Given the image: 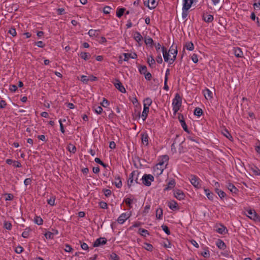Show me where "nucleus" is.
I'll list each match as a JSON object with an SVG mask.
<instances>
[{
	"label": "nucleus",
	"instance_id": "1",
	"mask_svg": "<svg viewBox=\"0 0 260 260\" xmlns=\"http://www.w3.org/2000/svg\"><path fill=\"white\" fill-rule=\"evenodd\" d=\"M140 174V172L138 170L133 171L131 173L127 180V186L129 188L134 184V182L137 184H140V179L141 178L139 177Z\"/></svg>",
	"mask_w": 260,
	"mask_h": 260
},
{
	"label": "nucleus",
	"instance_id": "2",
	"mask_svg": "<svg viewBox=\"0 0 260 260\" xmlns=\"http://www.w3.org/2000/svg\"><path fill=\"white\" fill-rule=\"evenodd\" d=\"M182 104V100L181 96L178 93H176L174 99L173 100L172 105L174 114H176L179 110Z\"/></svg>",
	"mask_w": 260,
	"mask_h": 260
},
{
	"label": "nucleus",
	"instance_id": "3",
	"mask_svg": "<svg viewBox=\"0 0 260 260\" xmlns=\"http://www.w3.org/2000/svg\"><path fill=\"white\" fill-rule=\"evenodd\" d=\"M189 181L191 184L196 188L199 189L202 187L200 179L197 176L191 175L189 176Z\"/></svg>",
	"mask_w": 260,
	"mask_h": 260
},
{
	"label": "nucleus",
	"instance_id": "4",
	"mask_svg": "<svg viewBox=\"0 0 260 260\" xmlns=\"http://www.w3.org/2000/svg\"><path fill=\"white\" fill-rule=\"evenodd\" d=\"M154 177L150 174H144L140 180L142 181V183L147 186H150L151 182L154 181Z\"/></svg>",
	"mask_w": 260,
	"mask_h": 260
},
{
	"label": "nucleus",
	"instance_id": "5",
	"mask_svg": "<svg viewBox=\"0 0 260 260\" xmlns=\"http://www.w3.org/2000/svg\"><path fill=\"white\" fill-rule=\"evenodd\" d=\"M247 216L251 219L255 221H260V217L259 215L257 214L255 210L250 209L247 211Z\"/></svg>",
	"mask_w": 260,
	"mask_h": 260
},
{
	"label": "nucleus",
	"instance_id": "6",
	"mask_svg": "<svg viewBox=\"0 0 260 260\" xmlns=\"http://www.w3.org/2000/svg\"><path fill=\"white\" fill-rule=\"evenodd\" d=\"M113 83L115 87L121 92L125 93L126 92L125 88L118 79L115 78Z\"/></svg>",
	"mask_w": 260,
	"mask_h": 260
},
{
	"label": "nucleus",
	"instance_id": "7",
	"mask_svg": "<svg viewBox=\"0 0 260 260\" xmlns=\"http://www.w3.org/2000/svg\"><path fill=\"white\" fill-rule=\"evenodd\" d=\"M107 240L105 237H101L98 238L93 243V247H99L101 245H105L107 243Z\"/></svg>",
	"mask_w": 260,
	"mask_h": 260
},
{
	"label": "nucleus",
	"instance_id": "8",
	"mask_svg": "<svg viewBox=\"0 0 260 260\" xmlns=\"http://www.w3.org/2000/svg\"><path fill=\"white\" fill-rule=\"evenodd\" d=\"M166 167V165H165V167H161L159 165L156 164L155 166L153 167V173L154 175L159 176L161 175Z\"/></svg>",
	"mask_w": 260,
	"mask_h": 260
},
{
	"label": "nucleus",
	"instance_id": "9",
	"mask_svg": "<svg viewBox=\"0 0 260 260\" xmlns=\"http://www.w3.org/2000/svg\"><path fill=\"white\" fill-rule=\"evenodd\" d=\"M174 197L179 200H181L184 199L185 194L184 192L179 189H175L174 190Z\"/></svg>",
	"mask_w": 260,
	"mask_h": 260
},
{
	"label": "nucleus",
	"instance_id": "10",
	"mask_svg": "<svg viewBox=\"0 0 260 260\" xmlns=\"http://www.w3.org/2000/svg\"><path fill=\"white\" fill-rule=\"evenodd\" d=\"M142 143L145 145L148 146L149 144V137L146 132H143L141 134Z\"/></svg>",
	"mask_w": 260,
	"mask_h": 260
},
{
	"label": "nucleus",
	"instance_id": "11",
	"mask_svg": "<svg viewBox=\"0 0 260 260\" xmlns=\"http://www.w3.org/2000/svg\"><path fill=\"white\" fill-rule=\"evenodd\" d=\"M6 162L9 165H12L14 167L21 168L22 167L21 164L19 161L13 160L12 159H7Z\"/></svg>",
	"mask_w": 260,
	"mask_h": 260
},
{
	"label": "nucleus",
	"instance_id": "12",
	"mask_svg": "<svg viewBox=\"0 0 260 260\" xmlns=\"http://www.w3.org/2000/svg\"><path fill=\"white\" fill-rule=\"evenodd\" d=\"M129 217L128 214L125 213L121 214L118 218L117 221L120 224H122Z\"/></svg>",
	"mask_w": 260,
	"mask_h": 260
},
{
	"label": "nucleus",
	"instance_id": "13",
	"mask_svg": "<svg viewBox=\"0 0 260 260\" xmlns=\"http://www.w3.org/2000/svg\"><path fill=\"white\" fill-rule=\"evenodd\" d=\"M123 55L124 56V60L128 61L129 58L135 59L137 57V55L135 53H123Z\"/></svg>",
	"mask_w": 260,
	"mask_h": 260
},
{
	"label": "nucleus",
	"instance_id": "14",
	"mask_svg": "<svg viewBox=\"0 0 260 260\" xmlns=\"http://www.w3.org/2000/svg\"><path fill=\"white\" fill-rule=\"evenodd\" d=\"M157 3L156 0H148L147 6L150 9H153L156 8Z\"/></svg>",
	"mask_w": 260,
	"mask_h": 260
},
{
	"label": "nucleus",
	"instance_id": "15",
	"mask_svg": "<svg viewBox=\"0 0 260 260\" xmlns=\"http://www.w3.org/2000/svg\"><path fill=\"white\" fill-rule=\"evenodd\" d=\"M227 187L231 192L234 194H237L239 191L236 186L231 183H228Z\"/></svg>",
	"mask_w": 260,
	"mask_h": 260
},
{
	"label": "nucleus",
	"instance_id": "16",
	"mask_svg": "<svg viewBox=\"0 0 260 260\" xmlns=\"http://www.w3.org/2000/svg\"><path fill=\"white\" fill-rule=\"evenodd\" d=\"M115 181L113 183L117 188H120L122 186V182L121 180V178L119 175L116 176L115 177Z\"/></svg>",
	"mask_w": 260,
	"mask_h": 260
},
{
	"label": "nucleus",
	"instance_id": "17",
	"mask_svg": "<svg viewBox=\"0 0 260 260\" xmlns=\"http://www.w3.org/2000/svg\"><path fill=\"white\" fill-rule=\"evenodd\" d=\"M194 0H183V6L184 9H190L193 3Z\"/></svg>",
	"mask_w": 260,
	"mask_h": 260
},
{
	"label": "nucleus",
	"instance_id": "18",
	"mask_svg": "<svg viewBox=\"0 0 260 260\" xmlns=\"http://www.w3.org/2000/svg\"><path fill=\"white\" fill-rule=\"evenodd\" d=\"M161 50L163 54V57L164 58V60L166 62H167L169 61V53L168 52L167 49L165 47H162L161 48Z\"/></svg>",
	"mask_w": 260,
	"mask_h": 260
},
{
	"label": "nucleus",
	"instance_id": "19",
	"mask_svg": "<svg viewBox=\"0 0 260 260\" xmlns=\"http://www.w3.org/2000/svg\"><path fill=\"white\" fill-rule=\"evenodd\" d=\"M203 19L207 23H210L213 21L214 19L213 15L209 14L205 16L204 15H203Z\"/></svg>",
	"mask_w": 260,
	"mask_h": 260
},
{
	"label": "nucleus",
	"instance_id": "20",
	"mask_svg": "<svg viewBox=\"0 0 260 260\" xmlns=\"http://www.w3.org/2000/svg\"><path fill=\"white\" fill-rule=\"evenodd\" d=\"M234 54L237 57H242L243 56L241 49L238 47L234 48Z\"/></svg>",
	"mask_w": 260,
	"mask_h": 260
},
{
	"label": "nucleus",
	"instance_id": "21",
	"mask_svg": "<svg viewBox=\"0 0 260 260\" xmlns=\"http://www.w3.org/2000/svg\"><path fill=\"white\" fill-rule=\"evenodd\" d=\"M217 232L220 234H225L228 232V230L225 226L223 225H220L219 228L216 229Z\"/></svg>",
	"mask_w": 260,
	"mask_h": 260
},
{
	"label": "nucleus",
	"instance_id": "22",
	"mask_svg": "<svg viewBox=\"0 0 260 260\" xmlns=\"http://www.w3.org/2000/svg\"><path fill=\"white\" fill-rule=\"evenodd\" d=\"M216 244V246L220 249H224L226 248L225 244L222 240L220 239H218Z\"/></svg>",
	"mask_w": 260,
	"mask_h": 260
},
{
	"label": "nucleus",
	"instance_id": "23",
	"mask_svg": "<svg viewBox=\"0 0 260 260\" xmlns=\"http://www.w3.org/2000/svg\"><path fill=\"white\" fill-rule=\"evenodd\" d=\"M149 112V108L147 107H144L143 110L141 115V117L143 119V121H145L147 117L148 113Z\"/></svg>",
	"mask_w": 260,
	"mask_h": 260
},
{
	"label": "nucleus",
	"instance_id": "24",
	"mask_svg": "<svg viewBox=\"0 0 260 260\" xmlns=\"http://www.w3.org/2000/svg\"><path fill=\"white\" fill-rule=\"evenodd\" d=\"M169 160V156L167 155H163L161 158L160 161L157 164L161 167H165L164 164L165 162H167Z\"/></svg>",
	"mask_w": 260,
	"mask_h": 260
},
{
	"label": "nucleus",
	"instance_id": "25",
	"mask_svg": "<svg viewBox=\"0 0 260 260\" xmlns=\"http://www.w3.org/2000/svg\"><path fill=\"white\" fill-rule=\"evenodd\" d=\"M175 185V180H171L168 182V183L167 184V186L166 187H165L164 190H170V189H172L173 188H174Z\"/></svg>",
	"mask_w": 260,
	"mask_h": 260
},
{
	"label": "nucleus",
	"instance_id": "26",
	"mask_svg": "<svg viewBox=\"0 0 260 260\" xmlns=\"http://www.w3.org/2000/svg\"><path fill=\"white\" fill-rule=\"evenodd\" d=\"M203 92L205 98L206 99H210L212 98V93L209 89H206Z\"/></svg>",
	"mask_w": 260,
	"mask_h": 260
},
{
	"label": "nucleus",
	"instance_id": "27",
	"mask_svg": "<svg viewBox=\"0 0 260 260\" xmlns=\"http://www.w3.org/2000/svg\"><path fill=\"white\" fill-rule=\"evenodd\" d=\"M134 38L135 40L139 43H140V42L142 41V40L143 39L142 35L138 31H137L134 34Z\"/></svg>",
	"mask_w": 260,
	"mask_h": 260
},
{
	"label": "nucleus",
	"instance_id": "28",
	"mask_svg": "<svg viewBox=\"0 0 260 260\" xmlns=\"http://www.w3.org/2000/svg\"><path fill=\"white\" fill-rule=\"evenodd\" d=\"M80 56L82 59H83L85 60H87L90 58L91 55L89 53L82 52L80 54Z\"/></svg>",
	"mask_w": 260,
	"mask_h": 260
},
{
	"label": "nucleus",
	"instance_id": "29",
	"mask_svg": "<svg viewBox=\"0 0 260 260\" xmlns=\"http://www.w3.org/2000/svg\"><path fill=\"white\" fill-rule=\"evenodd\" d=\"M163 210L161 208H158L156 210V217L158 219H161L162 217Z\"/></svg>",
	"mask_w": 260,
	"mask_h": 260
},
{
	"label": "nucleus",
	"instance_id": "30",
	"mask_svg": "<svg viewBox=\"0 0 260 260\" xmlns=\"http://www.w3.org/2000/svg\"><path fill=\"white\" fill-rule=\"evenodd\" d=\"M168 206L171 209L173 210H175L178 208L177 203L174 201L169 202L168 204Z\"/></svg>",
	"mask_w": 260,
	"mask_h": 260
},
{
	"label": "nucleus",
	"instance_id": "31",
	"mask_svg": "<svg viewBox=\"0 0 260 260\" xmlns=\"http://www.w3.org/2000/svg\"><path fill=\"white\" fill-rule=\"evenodd\" d=\"M215 191L221 199L225 197L226 196V193L223 191L219 189V188H215Z\"/></svg>",
	"mask_w": 260,
	"mask_h": 260
},
{
	"label": "nucleus",
	"instance_id": "32",
	"mask_svg": "<svg viewBox=\"0 0 260 260\" xmlns=\"http://www.w3.org/2000/svg\"><path fill=\"white\" fill-rule=\"evenodd\" d=\"M93 110L97 114H100L103 112V108L101 106L95 105L92 108Z\"/></svg>",
	"mask_w": 260,
	"mask_h": 260
},
{
	"label": "nucleus",
	"instance_id": "33",
	"mask_svg": "<svg viewBox=\"0 0 260 260\" xmlns=\"http://www.w3.org/2000/svg\"><path fill=\"white\" fill-rule=\"evenodd\" d=\"M100 30L91 29L88 31V35L90 37L98 36L99 34Z\"/></svg>",
	"mask_w": 260,
	"mask_h": 260
},
{
	"label": "nucleus",
	"instance_id": "34",
	"mask_svg": "<svg viewBox=\"0 0 260 260\" xmlns=\"http://www.w3.org/2000/svg\"><path fill=\"white\" fill-rule=\"evenodd\" d=\"M34 222L38 225H42L43 223V220L40 216H36L34 218Z\"/></svg>",
	"mask_w": 260,
	"mask_h": 260
},
{
	"label": "nucleus",
	"instance_id": "35",
	"mask_svg": "<svg viewBox=\"0 0 260 260\" xmlns=\"http://www.w3.org/2000/svg\"><path fill=\"white\" fill-rule=\"evenodd\" d=\"M125 10L124 8L117 9L116 11V16L118 18H120L123 15Z\"/></svg>",
	"mask_w": 260,
	"mask_h": 260
},
{
	"label": "nucleus",
	"instance_id": "36",
	"mask_svg": "<svg viewBox=\"0 0 260 260\" xmlns=\"http://www.w3.org/2000/svg\"><path fill=\"white\" fill-rule=\"evenodd\" d=\"M147 62L150 67H153L155 64V61L152 55L150 56V57L148 58Z\"/></svg>",
	"mask_w": 260,
	"mask_h": 260
},
{
	"label": "nucleus",
	"instance_id": "37",
	"mask_svg": "<svg viewBox=\"0 0 260 260\" xmlns=\"http://www.w3.org/2000/svg\"><path fill=\"white\" fill-rule=\"evenodd\" d=\"M185 47L187 50L189 51H192L194 49V45L191 42H187Z\"/></svg>",
	"mask_w": 260,
	"mask_h": 260
},
{
	"label": "nucleus",
	"instance_id": "38",
	"mask_svg": "<svg viewBox=\"0 0 260 260\" xmlns=\"http://www.w3.org/2000/svg\"><path fill=\"white\" fill-rule=\"evenodd\" d=\"M194 114L197 116H200L203 114V110L201 108L197 107L194 110Z\"/></svg>",
	"mask_w": 260,
	"mask_h": 260
},
{
	"label": "nucleus",
	"instance_id": "39",
	"mask_svg": "<svg viewBox=\"0 0 260 260\" xmlns=\"http://www.w3.org/2000/svg\"><path fill=\"white\" fill-rule=\"evenodd\" d=\"M152 101L151 99L149 98H147L145 99L144 101V107H147L148 108L151 105Z\"/></svg>",
	"mask_w": 260,
	"mask_h": 260
},
{
	"label": "nucleus",
	"instance_id": "40",
	"mask_svg": "<svg viewBox=\"0 0 260 260\" xmlns=\"http://www.w3.org/2000/svg\"><path fill=\"white\" fill-rule=\"evenodd\" d=\"M169 53H170L172 54H176V55L177 54V46H174V45H172L169 49Z\"/></svg>",
	"mask_w": 260,
	"mask_h": 260
},
{
	"label": "nucleus",
	"instance_id": "41",
	"mask_svg": "<svg viewBox=\"0 0 260 260\" xmlns=\"http://www.w3.org/2000/svg\"><path fill=\"white\" fill-rule=\"evenodd\" d=\"M139 233L143 236H144V237H146V235H149V232L147 230L144 229H142V228H140L139 230Z\"/></svg>",
	"mask_w": 260,
	"mask_h": 260
},
{
	"label": "nucleus",
	"instance_id": "42",
	"mask_svg": "<svg viewBox=\"0 0 260 260\" xmlns=\"http://www.w3.org/2000/svg\"><path fill=\"white\" fill-rule=\"evenodd\" d=\"M180 123L183 129H184V131H185L186 132L189 133V132L187 126L185 123V120H181V121H180Z\"/></svg>",
	"mask_w": 260,
	"mask_h": 260
},
{
	"label": "nucleus",
	"instance_id": "43",
	"mask_svg": "<svg viewBox=\"0 0 260 260\" xmlns=\"http://www.w3.org/2000/svg\"><path fill=\"white\" fill-rule=\"evenodd\" d=\"M133 200L129 198H126L124 199V202L125 203L126 205L129 208H132V204L133 202Z\"/></svg>",
	"mask_w": 260,
	"mask_h": 260
},
{
	"label": "nucleus",
	"instance_id": "44",
	"mask_svg": "<svg viewBox=\"0 0 260 260\" xmlns=\"http://www.w3.org/2000/svg\"><path fill=\"white\" fill-rule=\"evenodd\" d=\"M144 42L146 45H150L151 46L153 45V40L150 37H145Z\"/></svg>",
	"mask_w": 260,
	"mask_h": 260
},
{
	"label": "nucleus",
	"instance_id": "45",
	"mask_svg": "<svg viewBox=\"0 0 260 260\" xmlns=\"http://www.w3.org/2000/svg\"><path fill=\"white\" fill-rule=\"evenodd\" d=\"M55 197L52 196L49 199L47 200V203L50 206L55 205Z\"/></svg>",
	"mask_w": 260,
	"mask_h": 260
},
{
	"label": "nucleus",
	"instance_id": "46",
	"mask_svg": "<svg viewBox=\"0 0 260 260\" xmlns=\"http://www.w3.org/2000/svg\"><path fill=\"white\" fill-rule=\"evenodd\" d=\"M68 150L73 153H75L76 151V147L73 144H70L68 146Z\"/></svg>",
	"mask_w": 260,
	"mask_h": 260
},
{
	"label": "nucleus",
	"instance_id": "47",
	"mask_svg": "<svg viewBox=\"0 0 260 260\" xmlns=\"http://www.w3.org/2000/svg\"><path fill=\"white\" fill-rule=\"evenodd\" d=\"M161 227L162 228V230L165 232V233L166 234H167L168 235H170L171 232L170 231V230H169V228L166 225L162 224L161 226Z\"/></svg>",
	"mask_w": 260,
	"mask_h": 260
},
{
	"label": "nucleus",
	"instance_id": "48",
	"mask_svg": "<svg viewBox=\"0 0 260 260\" xmlns=\"http://www.w3.org/2000/svg\"><path fill=\"white\" fill-rule=\"evenodd\" d=\"M189 9H184V7L183 6L182 7V18L184 19L186 18L188 15V10Z\"/></svg>",
	"mask_w": 260,
	"mask_h": 260
},
{
	"label": "nucleus",
	"instance_id": "49",
	"mask_svg": "<svg viewBox=\"0 0 260 260\" xmlns=\"http://www.w3.org/2000/svg\"><path fill=\"white\" fill-rule=\"evenodd\" d=\"M12 224L9 221H5L4 227L8 230H11L12 229Z\"/></svg>",
	"mask_w": 260,
	"mask_h": 260
},
{
	"label": "nucleus",
	"instance_id": "50",
	"mask_svg": "<svg viewBox=\"0 0 260 260\" xmlns=\"http://www.w3.org/2000/svg\"><path fill=\"white\" fill-rule=\"evenodd\" d=\"M139 72L141 74H144L147 72V67L145 66H141L139 68Z\"/></svg>",
	"mask_w": 260,
	"mask_h": 260
},
{
	"label": "nucleus",
	"instance_id": "51",
	"mask_svg": "<svg viewBox=\"0 0 260 260\" xmlns=\"http://www.w3.org/2000/svg\"><path fill=\"white\" fill-rule=\"evenodd\" d=\"M222 134L225 137H226L229 140H231V139L232 138L231 134L229 132V131L227 129H224L222 132Z\"/></svg>",
	"mask_w": 260,
	"mask_h": 260
},
{
	"label": "nucleus",
	"instance_id": "52",
	"mask_svg": "<svg viewBox=\"0 0 260 260\" xmlns=\"http://www.w3.org/2000/svg\"><path fill=\"white\" fill-rule=\"evenodd\" d=\"M145 246L144 247L145 249L148 251H151L153 249V246L149 243H145Z\"/></svg>",
	"mask_w": 260,
	"mask_h": 260
},
{
	"label": "nucleus",
	"instance_id": "53",
	"mask_svg": "<svg viewBox=\"0 0 260 260\" xmlns=\"http://www.w3.org/2000/svg\"><path fill=\"white\" fill-rule=\"evenodd\" d=\"M103 191L106 197H109L111 195V191L110 189H104Z\"/></svg>",
	"mask_w": 260,
	"mask_h": 260
},
{
	"label": "nucleus",
	"instance_id": "54",
	"mask_svg": "<svg viewBox=\"0 0 260 260\" xmlns=\"http://www.w3.org/2000/svg\"><path fill=\"white\" fill-rule=\"evenodd\" d=\"M134 118H140V111L135 110V112L133 114Z\"/></svg>",
	"mask_w": 260,
	"mask_h": 260
},
{
	"label": "nucleus",
	"instance_id": "55",
	"mask_svg": "<svg viewBox=\"0 0 260 260\" xmlns=\"http://www.w3.org/2000/svg\"><path fill=\"white\" fill-rule=\"evenodd\" d=\"M252 170L255 175H260V170L258 168L254 167L252 168Z\"/></svg>",
	"mask_w": 260,
	"mask_h": 260
},
{
	"label": "nucleus",
	"instance_id": "56",
	"mask_svg": "<svg viewBox=\"0 0 260 260\" xmlns=\"http://www.w3.org/2000/svg\"><path fill=\"white\" fill-rule=\"evenodd\" d=\"M205 258H208L210 256V252L208 250H205V251L201 253Z\"/></svg>",
	"mask_w": 260,
	"mask_h": 260
},
{
	"label": "nucleus",
	"instance_id": "57",
	"mask_svg": "<svg viewBox=\"0 0 260 260\" xmlns=\"http://www.w3.org/2000/svg\"><path fill=\"white\" fill-rule=\"evenodd\" d=\"M45 236L46 237V238L47 239H53V237H54L52 232H48L46 233L45 234Z\"/></svg>",
	"mask_w": 260,
	"mask_h": 260
},
{
	"label": "nucleus",
	"instance_id": "58",
	"mask_svg": "<svg viewBox=\"0 0 260 260\" xmlns=\"http://www.w3.org/2000/svg\"><path fill=\"white\" fill-rule=\"evenodd\" d=\"M111 10V8L110 7L106 6L104 8L103 12L105 14H108L110 13Z\"/></svg>",
	"mask_w": 260,
	"mask_h": 260
},
{
	"label": "nucleus",
	"instance_id": "59",
	"mask_svg": "<svg viewBox=\"0 0 260 260\" xmlns=\"http://www.w3.org/2000/svg\"><path fill=\"white\" fill-rule=\"evenodd\" d=\"M23 248L22 246H18L16 248L15 251L16 253L19 254V253H21L23 251Z\"/></svg>",
	"mask_w": 260,
	"mask_h": 260
},
{
	"label": "nucleus",
	"instance_id": "60",
	"mask_svg": "<svg viewBox=\"0 0 260 260\" xmlns=\"http://www.w3.org/2000/svg\"><path fill=\"white\" fill-rule=\"evenodd\" d=\"M9 33L11 34L13 37H15L17 35V32L15 28H11L9 30Z\"/></svg>",
	"mask_w": 260,
	"mask_h": 260
},
{
	"label": "nucleus",
	"instance_id": "61",
	"mask_svg": "<svg viewBox=\"0 0 260 260\" xmlns=\"http://www.w3.org/2000/svg\"><path fill=\"white\" fill-rule=\"evenodd\" d=\"M110 257L111 259L113 260H119V257L114 252H113L111 254Z\"/></svg>",
	"mask_w": 260,
	"mask_h": 260
},
{
	"label": "nucleus",
	"instance_id": "62",
	"mask_svg": "<svg viewBox=\"0 0 260 260\" xmlns=\"http://www.w3.org/2000/svg\"><path fill=\"white\" fill-rule=\"evenodd\" d=\"M35 45H36L38 47L40 48H43L45 46V44L42 41H38L35 43Z\"/></svg>",
	"mask_w": 260,
	"mask_h": 260
},
{
	"label": "nucleus",
	"instance_id": "63",
	"mask_svg": "<svg viewBox=\"0 0 260 260\" xmlns=\"http://www.w3.org/2000/svg\"><path fill=\"white\" fill-rule=\"evenodd\" d=\"M192 61L194 63H197L198 62V57L197 54H193L191 57Z\"/></svg>",
	"mask_w": 260,
	"mask_h": 260
},
{
	"label": "nucleus",
	"instance_id": "64",
	"mask_svg": "<svg viewBox=\"0 0 260 260\" xmlns=\"http://www.w3.org/2000/svg\"><path fill=\"white\" fill-rule=\"evenodd\" d=\"M17 86L15 85H11L9 87V90L12 92H15L17 90Z\"/></svg>",
	"mask_w": 260,
	"mask_h": 260
}]
</instances>
